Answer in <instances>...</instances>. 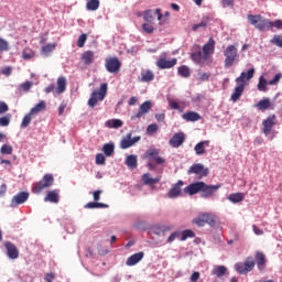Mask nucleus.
<instances>
[{"mask_svg":"<svg viewBox=\"0 0 282 282\" xmlns=\"http://www.w3.org/2000/svg\"><path fill=\"white\" fill-rule=\"evenodd\" d=\"M85 43H87V34L83 33L77 41V47H85Z\"/></svg>","mask_w":282,"mask_h":282,"instance_id":"nucleus-53","label":"nucleus"},{"mask_svg":"<svg viewBox=\"0 0 282 282\" xmlns=\"http://www.w3.org/2000/svg\"><path fill=\"white\" fill-rule=\"evenodd\" d=\"M10 124V117L0 118V127H8Z\"/></svg>","mask_w":282,"mask_h":282,"instance_id":"nucleus-61","label":"nucleus"},{"mask_svg":"<svg viewBox=\"0 0 282 282\" xmlns=\"http://www.w3.org/2000/svg\"><path fill=\"white\" fill-rule=\"evenodd\" d=\"M33 85H34L33 82H25L19 86V89H22V91H30L32 89Z\"/></svg>","mask_w":282,"mask_h":282,"instance_id":"nucleus-51","label":"nucleus"},{"mask_svg":"<svg viewBox=\"0 0 282 282\" xmlns=\"http://www.w3.org/2000/svg\"><path fill=\"white\" fill-rule=\"evenodd\" d=\"M10 108L8 107V104L6 101H0V116L6 113Z\"/></svg>","mask_w":282,"mask_h":282,"instance_id":"nucleus-62","label":"nucleus"},{"mask_svg":"<svg viewBox=\"0 0 282 282\" xmlns=\"http://www.w3.org/2000/svg\"><path fill=\"white\" fill-rule=\"evenodd\" d=\"M53 279H56V275H54V273H46L44 276V281L46 282H52Z\"/></svg>","mask_w":282,"mask_h":282,"instance_id":"nucleus-64","label":"nucleus"},{"mask_svg":"<svg viewBox=\"0 0 282 282\" xmlns=\"http://www.w3.org/2000/svg\"><path fill=\"white\" fill-rule=\"evenodd\" d=\"M109 87L107 83L100 85L99 90H94L88 99V107L94 109L98 105V102H102L105 98H107V91Z\"/></svg>","mask_w":282,"mask_h":282,"instance_id":"nucleus-3","label":"nucleus"},{"mask_svg":"<svg viewBox=\"0 0 282 282\" xmlns=\"http://www.w3.org/2000/svg\"><path fill=\"white\" fill-rule=\"evenodd\" d=\"M253 261L260 272L265 270V265L268 264V259L265 258V253L261 251H257L253 258Z\"/></svg>","mask_w":282,"mask_h":282,"instance_id":"nucleus-16","label":"nucleus"},{"mask_svg":"<svg viewBox=\"0 0 282 282\" xmlns=\"http://www.w3.org/2000/svg\"><path fill=\"white\" fill-rule=\"evenodd\" d=\"M270 43H272V45H276V47H282V34L274 35Z\"/></svg>","mask_w":282,"mask_h":282,"instance_id":"nucleus-52","label":"nucleus"},{"mask_svg":"<svg viewBox=\"0 0 282 282\" xmlns=\"http://www.w3.org/2000/svg\"><path fill=\"white\" fill-rule=\"evenodd\" d=\"M96 56L94 51H86L82 54V61L84 65H91L94 64Z\"/></svg>","mask_w":282,"mask_h":282,"instance_id":"nucleus-28","label":"nucleus"},{"mask_svg":"<svg viewBox=\"0 0 282 282\" xmlns=\"http://www.w3.org/2000/svg\"><path fill=\"white\" fill-rule=\"evenodd\" d=\"M177 73L182 78H191V68L186 65L180 66Z\"/></svg>","mask_w":282,"mask_h":282,"instance_id":"nucleus-38","label":"nucleus"},{"mask_svg":"<svg viewBox=\"0 0 282 282\" xmlns=\"http://www.w3.org/2000/svg\"><path fill=\"white\" fill-rule=\"evenodd\" d=\"M85 208H109V205L97 202H89L85 205Z\"/></svg>","mask_w":282,"mask_h":282,"instance_id":"nucleus-44","label":"nucleus"},{"mask_svg":"<svg viewBox=\"0 0 282 282\" xmlns=\"http://www.w3.org/2000/svg\"><path fill=\"white\" fill-rule=\"evenodd\" d=\"M96 164H105V155L102 153L96 155Z\"/></svg>","mask_w":282,"mask_h":282,"instance_id":"nucleus-63","label":"nucleus"},{"mask_svg":"<svg viewBox=\"0 0 282 282\" xmlns=\"http://www.w3.org/2000/svg\"><path fill=\"white\" fill-rule=\"evenodd\" d=\"M191 58L196 65H204L208 61V56L205 55L204 51H197L191 54Z\"/></svg>","mask_w":282,"mask_h":282,"instance_id":"nucleus-24","label":"nucleus"},{"mask_svg":"<svg viewBox=\"0 0 282 282\" xmlns=\"http://www.w3.org/2000/svg\"><path fill=\"white\" fill-rule=\"evenodd\" d=\"M67 89V78L61 76L57 78V87L55 88V94H65Z\"/></svg>","mask_w":282,"mask_h":282,"instance_id":"nucleus-26","label":"nucleus"},{"mask_svg":"<svg viewBox=\"0 0 282 282\" xmlns=\"http://www.w3.org/2000/svg\"><path fill=\"white\" fill-rule=\"evenodd\" d=\"M258 89L259 91H268V80L265 78L260 77Z\"/></svg>","mask_w":282,"mask_h":282,"instance_id":"nucleus-49","label":"nucleus"},{"mask_svg":"<svg viewBox=\"0 0 282 282\" xmlns=\"http://www.w3.org/2000/svg\"><path fill=\"white\" fill-rule=\"evenodd\" d=\"M172 230H173V226L159 225L154 227V235H164L165 232H171Z\"/></svg>","mask_w":282,"mask_h":282,"instance_id":"nucleus-34","label":"nucleus"},{"mask_svg":"<svg viewBox=\"0 0 282 282\" xmlns=\"http://www.w3.org/2000/svg\"><path fill=\"white\" fill-rule=\"evenodd\" d=\"M254 258L251 256L247 257L243 262H238L235 264V270L238 274H248V272H252L254 270Z\"/></svg>","mask_w":282,"mask_h":282,"instance_id":"nucleus-7","label":"nucleus"},{"mask_svg":"<svg viewBox=\"0 0 282 282\" xmlns=\"http://www.w3.org/2000/svg\"><path fill=\"white\" fill-rule=\"evenodd\" d=\"M282 78V74L278 73L270 82L269 85H276L279 83V80H281Z\"/></svg>","mask_w":282,"mask_h":282,"instance_id":"nucleus-60","label":"nucleus"},{"mask_svg":"<svg viewBox=\"0 0 282 282\" xmlns=\"http://www.w3.org/2000/svg\"><path fill=\"white\" fill-rule=\"evenodd\" d=\"M155 78V75L150 69L141 74V83H151Z\"/></svg>","mask_w":282,"mask_h":282,"instance_id":"nucleus-37","label":"nucleus"},{"mask_svg":"<svg viewBox=\"0 0 282 282\" xmlns=\"http://www.w3.org/2000/svg\"><path fill=\"white\" fill-rule=\"evenodd\" d=\"M202 185L203 186L200 188V196L204 197L205 199L213 197L215 195V193H217V191H219V188H221V184L208 185L203 182Z\"/></svg>","mask_w":282,"mask_h":282,"instance_id":"nucleus-10","label":"nucleus"},{"mask_svg":"<svg viewBox=\"0 0 282 282\" xmlns=\"http://www.w3.org/2000/svg\"><path fill=\"white\" fill-rule=\"evenodd\" d=\"M216 44H217V42L215 41V39L210 37L206 42V44L203 45V52H204L205 56L210 58V56H213V54H215V45Z\"/></svg>","mask_w":282,"mask_h":282,"instance_id":"nucleus-21","label":"nucleus"},{"mask_svg":"<svg viewBox=\"0 0 282 282\" xmlns=\"http://www.w3.org/2000/svg\"><path fill=\"white\" fill-rule=\"evenodd\" d=\"M30 199V193L28 192H20L15 196L12 197L11 199V207L17 208V206L21 204H25Z\"/></svg>","mask_w":282,"mask_h":282,"instance_id":"nucleus-17","label":"nucleus"},{"mask_svg":"<svg viewBox=\"0 0 282 282\" xmlns=\"http://www.w3.org/2000/svg\"><path fill=\"white\" fill-rule=\"evenodd\" d=\"M210 141H200L194 147L196 155H204L206 153L205 147H209Z\"/></svg>","mask_w":282,"mask_h":282,"instance_id":"nucleus-31","label":"nucleus"},{"mask_svg":"<svg viewBox=\"0 0 282 282\" xmlns=\"http://www.w3.org/2000/svg\"><path fill=\"white\" fill-rule=\"evenodd\" d=\"M87 10L96 11L100 8V0H89L86 4Z\"/></svg>","mask_w":282,"mask_h":282,"instance_id":"nucleus-42","label":"nucleus"},{"mask_svg":"<svg viewBox=\"0 0 282 282\" xmlns=\"http://www.w3.org/2000/svg\"><path fill=\"white\" fill-rule=\"evenodd\" d=\"M225 56V67H232L235 63L239 61V53L237 46L230 44L224 51Z\"/></svg>","mask_w":282,"mask_h":282,"instance_id":"nucleus-5","label":"nucleus"},{"mask_svg":"<svg viewBox=\"0 0 282 282\" xmlns=\"http://www.w3.org/2000/svg\"><path fill=\"white\" fill-rule=\"evenodd\" d=\"M155 15L158 17V21H162V10L161 9H155L153 10H148L143 13V19L147 21V23H153L155 21Z\"/></svg>","mask_w":282,"mask_h":282,"instance_id":"nucleus-19","label":"nucleus"},{"mask_svg":"<svg viewBox=\"0 0 282 282\" xmlns=\"http://www.w3.org/2000/svg\"><path fill=\"white\" fill-rule=\"evenodd\" d=\"M132 133L129 132L126 138H123L120 142V149H131V147H134L135 144H138V142H140V140H142V137L137 135L134 138H132Z\"/></svg>","mask_w":282,"mask_h":282,"instance_id":"nucleus-11","label":"nucleus"},{"mask_svg":"<svg viewBox=\"0 0 282 282\" xmlns=\"http://www.w3.org/2000/svg\"><path fill=\"white\" fill-rule=\"evenodd\" d=\"M256 107L260 110V111H265L268 109H270V98H264L262 100H260Z\"/></svg>","mask_w":282,"mask_h":282,"instance_id":"nucleus-40","label":"nucleus"},{"mask_svg":"<svg viewBox=\"0 0 282 282\" xmlns=\"http://www.w3.org/2000/svg\"><path fill=\"white\" fill-rule=\"evenodd\" d=\"M45 109H47V104L45 102V100H41L30 110V112L33 116H36V113H41V111H45Z\"/></svg>","mask_w":282,"mask_h":282,"instance_id":"nucleus-32","label":"nucleus"},{"mask_svg":"<svg viewBox=\"0 0 282 282\" xmlns=\"http://www.w3.org/2000/svg\"><path fill=\"white\" fill-rule=\"evenodd\" d=\"M32 116H34L31 111L24 116L21 122V129H25L30 127V123L32 122Z\"/></svg>","mask_w":282,"mask_h":282,"instance_id":"nucleus-43","label":"nucleus"},{"mask_svg":"<svg viewBox=\"0 0 282 282\" xmlns=\"http://www.w3.org/2000/svg\"><path fill=\"white\" fill-rule=\"evenodd\" d=\"M182 118L187 122H197V120H200L202 116L195 111H187L182 115Z\"/></svg>","mask_w":282,"mask_h":282,"instance_id":"nucleus-30","label":"nucleus"},{"mask_svg":"<svg viewBox=\"0 0 282 282\" xmlns=\"http://www.w3.org/2000/svg\"><path fill=\"white\" fill-rule=\"evenodd\" d=\"M186 141V134L184 132L175 133L169 141V144L172 145L173 149H180Z\"/></svg>","mask_w":282,"mask_h":282,"instance_id":"nucleus-18","label":"nucleus"},{"mask_svg":"<svg viewBox=\"0 0 282 282\" xmlns=\"http://www.w3.org/2000/svg\"><path fill=\"white\" fill-rule=\"evenodd\" d=\"M187 174L199 175L198 180H202V177H206L208 175V169H204V165L202 163H196L188 169Z\"/></svg>","mask_w":282,"mask_h":282,"instance_id":"nucleus-13","label":"nucleus"},{"mask_svg":"<svg viewBox=\"0 0 282 282\" xmlns=\"http://www.w3.org/2000/svg\"><path fill=\"white\" fill-rule=\"evenodd\" d=\"M180 237V231H174L170 235V237L167 238V243H173V241H175V239H177Z\"/></svg>","mask_w":282,"mask_h":282,"instance_id":"nucleus-58","label":"nucleus"},{"mask_svg":"<svg viewBox=\"0 0 282 282\" xmlns=\"http://www.w3.org/2000/svg\"><path fill=\"white\" fill-rule=\"evenodd\" d=\"M122 67V62L120 58L113 56L105 59V68L109 74H119Z\"/></svg>","mask_w":282,"mask_h":282,"instance_id":"nucleus-8","label":"nucleus"},{"mask_svg":"<svg viewBox=\"0 0 282 282\" xmlns=\"http://www.w3.org/2000/svg\"><path fill=\"white\" fill-rule=\"evenodd\" d=\"M228 274V268L224 265H216L212 270V276H216L217 279H221V276H226Z\"/></svg>","mask_w":282,"mask_h":282,"instance_id":"nucleus-27","label":"nucleus"},{"mask_svg":"<svg viewBox=\"0 0 282 282\" xmlns=\"http://www.w3.org/2000/svg\"><path fill=\"white\" fill-rule=\"evenodd\" d=\"M126 164L129 169H137L138 167V156L130 154L126 159Z\"/></svg>","mask_w":282,"mask_h":282,"instance_id":"nucleus-36","label":"nucleus"},{"mask_svg":"<svg viewBox=\"0 0 282 282\" xmlns=\"http://www.w3.org/2000/svg\"><path fill=\"white\" fill-rule=\"evenodd\" d=\"M50 186H54V175L45 174L40 182L33 184L32 193L34 195H41V193H43L45 188H50Z\"/></svg>","mask_w":282,"mask_h":282,"instance_id":"nucleus-4","label":"nucleus"},{"mask_svg":"<svg viewBox=\"0 0 282 282\" xmlns=\"http://www.w3.org/2000/svg\"><path fill=\"white\" fill-rule=\"evenodd\" d=\"M45 94H56V85L50 84L46 88H44Z\"/></svg>","mask_w":282,"mask_h":282,"instance_id":"nucleus-59","label":"nucleus"},{"mask_svg":"<svg viewBox=\"0 0 282 282\" xmlns=\"http://www.w3.org/2000/svg\"><path fill=\"white\" fill-rule=\"evenodd\" d=\"M182 186H184V181H177V183L174 184L173 187L169 191L167 197H170L171 199L180 197V195L182 194Z\"/></svg>","mask_w":282,"mask_h":282,"instance_id":"nucleus-22","label":"nucleus"},{"mask_svg":"<svg viewBox=\"0 0 282 282\" xmlns=\"http://www.w3.org/2000/svg\"><path fill=\"white\" fill-rule=\"evenodd\" d=\"M193 224H196L199 228H204L206 224L212 228L217 226V216L214 214H199L196 218H194Z\"/></svg>","mask_w":282,"mask_h":282,"instance_id":"nucleus-6","label":"nucleus"},{"mask_svg":"<svg viewBox=\"0 0 282 282\" xmlns=\"http://www.w3.org/2000/svg\"><path fill=\"white\" fill-rule=\"evenodd\" d=\"M246 195L243 193H234L228 196L229 202L232 204H239L242 199H245Z\"/></svg>","mask_w":282,"mask_h":282,"instance_id":"nucleus-35","label":"nucleus"},{"mask_svg":"<svg viewBox=\"0 0 282 282\" xmlns=\"http://www.w3.org/2000/svg\"><path fill=\"white\" fill-rule=\"evenodd\" d=\"M142 259H144V252L140 251L138 253L130 256L127 259L126 264L129 267H133V265H137V263H140L142 261Z\"/></svg>","mask_w":282,"mask_h":282,"instance_id":"nucleus-25","label":"nucleus"},{"mask_svg":"<svg viewBox=\"0 0 282 282\" xmlns=\"http://www.w3.org/2000/svg\"><path fill=\"white\" fill-rule=\"evenodd\" d=\"M247 19L249 23L251 25H254L256 29L259 30L260 32H265V30L270 31L273 28H275V30H282V20L270 21L259 14L257 15L249 14Z\"/></svg>","mask_w":282,"mask_h":282,"instance_id":"nucleus-1","label":"nucleus"},{"mask_svg":"<svg viewBox=\"0 0 282 282\" xmlns=\"http://www.w3.org/2000/svg\"><path fill=\"white\" fill-rule=\"evenodd\" d=\"M208 25V18H204L199 23L194 24L192 30L193 32H197L199 28H206Z\"/></svg>","mask_w":282,"mask_h":282,"instance_id":"nucleus-48","label":"nucleus"},{"mask_svg":"<svg viewBox=\"0 0 282 282\" xmlns=\"http://www.w3.org/2000/svg\"><path fill=\"white\" fill-rule=\"evenodd\" d=\"M195 237V231L186 229L182 232L181 241H186V239H193Z\"/></svg>","mask_w":282,"mask_h":282,"instance_id":"nucleus-46","label":"nucleus"},{"mask_svg":"<svg viewBox=\"0 0 282 282\" xmlns=\"http://www.w3.org/2000/svg\"><path fill=\"white\" fill-rule=\"evenodd\" d=\"M276 124V115H270L267 119L262 121V131L264 135H270L272 133V128Z\"/></svg>","mask_w":282,"mask_h":282,"instance_id":"nucleus-14","label":"nucleus"},{"mask_svg":"<svg viewBox=\"0 0 282 282\" xmlns=\"http://www.w3.org/2000/svg\"><path fill=\"white\" fill-rule=\"evenodd\" d=\"M56 50V44H46L42 46V54L47 56V54H52Z\"/></svg>","mask_w":282,"mask_h":282,"instance_id":"nucleus-45","label":"nucleus"},{"mask_svg":"<svg viewBox=\"0 0 282 282\" xmlns=\"http://www.w3.org/2000/svg\"><path fill=\"white\" fill-rule=\"evenodd\" d=\"M107 127H109V129H120V127H122L123 122L120 119H112V120H108L106 122Z\"/></svg>","mask_w":282,"mask_h":282,"instance_id":"nucleus-41","label":"nucleus"},{"mask_svg":"<svg viewBox=\"0 0 282 282\" xmlns=\"http://www.w3.org/2000/svg\"><path fill=\"white\" fill-rule=\"evenodd\" d=\"M22 58L24 61H30L31 58H34V53L32 51H23L22 52Z\"/></svg>","mask_w":282,"mask_h":282,"instance_id":"nucleus-55","label":"nucleus"},{"mask_svg":"<svg viewBox=\"0 0 282 282\" xmlns=\"http://www.w3.org/2000/svg\"><path fill=\"white\" fill-rule=\"evenodd\" d=\"M147 160H154L155 164H164L166 160L162 156H160V149H150L145 152Z\"/></svg>","mask_w":282,"mask_h":282,"instance_id":"nucleus-15","label":"nucleus"},{"mask_svg":"<svg viewBox=\"0 0 282 282\" xmlns=\"http://www.w3.org/2000/svg\"><path fill=\"white\" fill-rule=\"evenodd\" d=\"M202 183L203 182H195L189 184L184 188V193L186 195H197V193H202V187L204 186Z\"/></svg>","mask_w":282,"mask_h":282,"instance_id":"nucleus-23","label":"nucleus"},{"mask_svg":"<svg viewBox=\"0 0 282 282\" xmlns=\"http://www.w3.org/2000/svg\"><path fill=\"white\" fill-rule=\"evenodd\" d=\"M142 30L143 32H145V34H153V32H155V28L153 26V24H151V22L143 23Z\"/></svg>","mask_w":282,"mask_h":282,"instance_id":"nucleus-47","label":"nucleus"},{"mask_svg":"<svg viewBox=\"0 0 282 282\" xmlns=\"http://www.w3.org/2000/svg\"><path fill=\"white\" fill-rule=\"evenodd\" d=\"M254 78V68H250L247 73L242 72L239 77L236 78V83L238 86L235 88L234 93L231 94V101L237 102L243 95V89H246V80H251Z\"/></svg>","mask_w":282,"mask_h":282,"instance_id":"nucleus-2","label":"nucleus"},{"mask_svg":"<svg viewBox=\"0 0 282 282\" xmlns=\"http://www.w3.org/2000/svg\"><path fill=\"white\" fill-rule=\"evenodd\" d=\"M44 202H51V204H58L59 202L58 189H53L48 192L44 197Z\"/></svg>","mask_w":282,"mask_h":282,"instance_id":"nucleus-29","label":"nucleus"},{"mask_svg":"<svg viewBox=\"0 0 282 282\" xmlns=\"http://www.w3.org/2000/svg\"><path fill=\"white\" fill-rule=\"evenodd\" d=\"M175 65H177V58L166 59V53H163V56L156 61V67L159 69H173Z\"/></svg>","mask_w":282,"mask_h":282,"instance_id":"nucleus-9","label":"nucleus"},{"mask_svg":"<svg viewBox=\"0 0 282 282\" xmlns=\"http://www.w3.org/2000/svg\"><path fill=\"white\" fill-rule=\"evenodd\" d=\"M199 83H207V80H210V73H203L198 77Z\"/></svg>","mask_w":282,"mask_h":282,"instance_id":"nucleus-56","label":"nucleus"},{"mask_svg":"<svg viewBox=\"0 0 282 282\" xmlns=\"http://www.w3.org/2000/svg\"><path fill=\"white\" fill-rule=\"evenodd\" d=\"M115 149L116 145H113V143H106L102 147V151L107 158H111L113 155Z\"/></svg>","mask_w":282,"mask_h":282,"instance_id":"nucleus-39","label":"nucleus"},{"mask_svg":"<svg viewBox=\"0 0 282 282\" xmlns=\"http://www.w3.org/2000/svg\"><path fill=\"white\" fill-rule=\"evenodd\" d=\"M142 180L147 186H153V184H158L161 178L160 177L153 178V177H151V174L145 173V174H143Z\"/></svg>","mask_w":282,"mask_h":282,"instance_id":"nucleus-33","label":"nucleus"},{"mask_svg":"<svg viewBox=\"0 0 282 282\" xmlns=\"http://www.w3.org/2000/svg\"><path fill=\"white\" fill-rule=\"evenodd\" d=\"M158 129L159 127L156 123L149 124L147 128V133H158Z\"/></svg>","mask_w":282,"mask_h":282,"instance_id":"nucleus-57","label":"nucleus"},{"mask_svg":"<svg viewBox=\"0 0 282 282\" xmlns=\"http://www.w3.org/2000/svg\"><path fill=\"white\" fill-rule=\"evenodd\" d=\"M10 44L4 39L0 37V52H9Z\"/></svg>","mask_w":282,"mask_h":282,"instance_id":"nucleus-50","label":"nucleus"},{"mask_svg":"<svg viewBox=\"0 0 282 282\" xmlns=\"http://www.w3.org/2000/svg\"><path fill=\"white\" fill-rule=\"evenodd\" d=\"M1 153L4 155H12V145L3 144L1 147Z\"/></svg>","mask_w":282,"mask_h":282,"instance_id":"nucleus-54","label":"nucleus"},{"mask_svg":"<svg viewBox=\"0 0 282 282\" xmlns=\"http://www.w3.org/2000/svg\"><path fill=\"white\" fill-rule=\"evenodd\" d=\"M153 109V102L151 101H144L140 105L139 111L131 117V120H140V118H144L147 113H149Z\"/></svg>","mask_w":282,"mask_h":282,"instance_id":"nucleus-12","label":"nucleus"},{"mask_svg":"<svg viewBox=\"0 0 282 282\" xmlns=\"http://www.w3.org/2000/svg\"><path fill=\"white\" fill-rule=\"evenodd\" d=\"M4 248L7 250V256L9 259H19V248H17L15 243L10 241L4 242Z\"/></svg>","mask_w":282,"mask_h":282,"instance_id":"nucleus-20","label":"nucleus"}]
</instances>
